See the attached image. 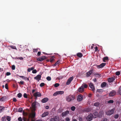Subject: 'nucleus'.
<instances>
[{"label":"nucleus","instance_id":"42","mask_svg":"<svg viewBox=\"0 0 121 121\" xmlns=\"http://www.w3.org/2000/svg\"><path fill=\"white\" fill-rule=\"evenodd\" d=\"M47 79L48 81H50L51 80V78L49 76H48L46 78Z\"/></svg>","mask_w":121,"mask_h":121},{"label":"nucleus","instance_id":"32","mask_svg":"<svg viewBox=\"0 0 121 121\" xmlns=\"http://www.w3.org/2000/svg\"><path fill=\"white\" fill-rule=\"evenodd\" d=\"M34 69L33 67H32L31 68H29L27 69V71L29 72H30L31 70H33Z\"/></svg>","mask_w":121,"mask_h":121},{"label":"nucleus","instance_id":"54","mask_svg":"<svg viewBox=\"0 0 121 121\" xmlns=\"http://www.w3.org/2000/svg\"><path fill=\"white\" fill-rule=\"evenodd\" d=\"M18 120L19 121H22V118L21 117H19L18 119Z\"/></svg>","mask_w":121,"mask_h":121},{"label":"nucleus","instance_id":"56","mask_svg":"<svg viewBox=\"0 0 121 121\" xmlns=\"http://www.w3.org/2000/svg\"><path fill=\"white\" fill-rule=\"evenodd\" d=\"M38 51V49H34L33 52H37Z\"/></svg>","mask_w":121,"mask_h":121},{"label":"nucleus","instance_id":"21","mask_svg":"<svg viewBox=\"0 0 121 121\" xmlns=\"http://www.w3.org/2000/svg\"><path fill=\"white\" fill-rule=\"evenodd\" d=\"M48 99L47 98H45L42 100L41 102L43 103H46L48 101Z\"/></svg>","mask_w":121,"mask_h":121},{"label":"nucleus","instance_id":"43","mask_svg":"<svg viewBox=\"0 0 121 121\" xmlns=\"http://www.w3.org/2000/svg\"><path fill=\"white\" fill-rule=\"evenodd\" d=\"M82 86H83V87H84L85 88H86L87 87V85L84 84L83 85H82Z\"/></svg>","mask_w":121,"mask_h":121},{"label":"nucleus","instance_id":"46","mask_svg":"<svg viewBox=\"0 0 121 121\" xmlns=\"http://www.w3.org/2000/svg\"><path fill=\"white\" fill-rule=\"evenodd\" d=\"M22 110V108H19L18 110V111L19 112H21Z\"/></svg>","mask_w":121,"mask_h":121},{"label":"nucleus","instance_id":"53","mask_svg":"<svg viewBox=\"0 0 121 121\" xmlns=\"http://www.w3.org/2000/svg\"><path fill=\"white\" fill-rule=\"evenodd\" d=\"M119 94L121 95V86L120 87L119 91Z\"/></svg>","mask_w":121,"mask_h":121},{"label":"nucleus","instance_id":"12","mask_svg":"<svg viewBox=\"0 0 121 121\" xmlns=\"http://www.w3.org/2000/svg\"><path fill=\"white\" fill-rule=\"evenodd\" d=\"M89 86L92 91H94L95 90V88L93 84L91 82L89 84Z\"/></svg>","mask_w":121,"mask_h":121},{"label":"nucleus","instance_id":"44","mask_svg":"<svg viewBox=\"0 0 121 121\" xmlns=\"http://www.w3.org/2000/svg\"><path fill=\"white\" fill-rule=\"evenodd\" d=\"M45 85V83H42L40 84V86L41 87H42L44 86Z\"/></svg>","mask_w":121,"mask_h":121},{"label":"nucleus","instance_id":"15","mask_svg":"<svg viewBox=\"0 0 121 121\" xmlns=\"http://www.w3.org/2000/svg\"><path fill=\"white\" fill-rule=\"evenodd\" d=\"M33 95L35 97H40L41 96V94L39 92H36Z\"/></svg>","mask_w":121,"mask_h":121},{"label":"nucleus","instance_id":"35","mask_svg":"<svg viewBox=\"0 0 121 121\" xmlns=\"http://www.w3.org/2000/svg\"><path fill=\"white\" fill-rule=\"evenodd\" d=\"M97 91L100 93H102L103 91V90L102 89H100L97 90Z\"/></svg>","mask_w":121,"mask_h":121},{"label":"nucleus","instance_id":"36","mask_svg":"<svg viewBox=\"0 0 121 121\" xmlns=\"http://www.w3.org/2000/svg\"><path fill=\"white\" fill-rule=\"evenodd\" d=\"M60 86V84L58 83H56L54 84V86L55 87H57Z\"/></svg>","mask_w":121,"mask_h":121},{"label":"nucleus","instance_id":"9","mask_svg":"<svg viewBox=\"0 0 121 121\" xmlns=\"http://www.w3.org/2000/svg\"><path fill=\"white\" fill-rule=\"evenodd\" d=\"M116 93V91L114 90H112L109 94L110 96H112L114 95Z\"/></svg>","mask_w":121,"mask_h":121},{"label":"nucleus","instance_id":"45","mask_svg":"<svg viewBox=\"0 0 121 121\" xmlns=\"http://www.w3.org/2000/svg\"><path fill=\"white\" fill-rule=\"evenodd\" d=\"M66 121H70V119L68 117H66L65 119Z\"/></svg>","mask_w":121,"mask_h":121},{"label":"nucleus","instance_id":"2","mask_svg":"<svg viewBox=\"0 0 121 121\" xmlns=\"http://www.w3.org/2000/svg\"><path fill=\"white\" fill-rule=\"evenodd\" d=\"M115 110V108H114L111 110H109L107 111H106L105 112L106 114L108 115H111L113 113Z\"/></svg>","mask_w":121,"mask_h":121},{"label":"nucleus","instance_id":"6","mask_svg":"<svg viewBox=\"0 0 121 121\" xmlns=\"http://www.w3.org/2000/svg\"><path fill=\"white\" fill-rule=\"evenodd\" d=\"M38 103L37 102L35 101L32 104V106L34 110H36V105Z\"/></svg>","mask_w":121,"mask_h":121},{"label":"nucleus","instance_id":"28","mask_svg":"<svg viewBox=\"0 0 121 121\" xmlns=\"http://www.w3.org/2000/svg\"><path fill=\"white\" fill-rule=\"evenodd\" d=\"M60 60H58L56 62L54 65H53V66H55L58 64L60 63Z\"/></svg>","mask_w":121,"mask_h":121},{"label":"nucleus","instance_id":"31","mask_svg":"<svg viewBox=\"0 0 121 121\" xmlns=\"http://www.w3.org/2000/svg\"><path fill=\"white\" fill-rule=\"evenodd\" d=\"M6 117L5 116H4L3 117H2L1 118L2 121H6Z\"/></svg>","mask_w":121,"mask_h":121},{"label":"nucleus","instance_id":"13","mask_svg":"<svg viewBox=\"0 0 121 121\" xmlns=\"http://www.w3.org/2000/svg\"><path fill=\"white\" fill-rule=\"evenodd\" d=\"M93 71L94 70L93 69H92L91 70L89 71L86 73V76L87 77H89L93 73Z\"/></svg>","mask_w":121,"mask_h":121},{"label":"nucleus","instance_id":"24","mask_svg":"<svg viewBox=\"0 0 121 121\" xmlns=\"http://www.w3.org/2000/svg\"><path fill=\"white\" fill-rule=\"evenodd\" d=\"M108 57L107 56H106L105 57H104L103 58V60L104 62H106V61L108 60Z\"/></svg>","mask_w":121,"mask_h":121},{"label":"nucleus","instance_id":"40","mask_svg":"<svg viewBox=\"0 0 121 121\" xmlns=\"http://www.w3.org/2000/svg\"><path fill=\"white\" fill-rule=\"evenodd\" d=\"M114 102V101L112 100H110L108 102V103L109 104L113 103Z\"/></svg>","mask_w":121,"mask_h":121},{"label":"nucleus","instance_id":"11","mask_svg":"<svg viewBox=\"0 0 121 121\" xmlns=\"http://www.w3.org/2000/svg\"><path fill=\"white\" fill-rule=\"evenodd\" d=\"M83 99V96L82 95H79L77 97V100L78 101H81Z\"/></svg>","mask_w":121,"mask_h":121},{"label":"nucleus","instance_id":"22","mask_svg":"<svg viewBox=\"0 0 121 121\" xmlns=\"http://www.w3.org/2000/svg\"><path fill=\"white\" fill-rule=\"evenodd\" d=\"M84 89L83 86H82L79 88L78 91L79 92H82L84 91Z\"/></svg>","mask_w":121,"mask_h":121},{"label":"nucleus","instance_id":"58","mask_svg":"<svg viewBox=\"0 0 121 121\" xmlns=\"http://www.w3.org/2000/svg\"><path fill=\"white\" fill-rule=\"evenodd\" d=\"M41 54V52H38L37 53V56H40V55Z\"/></svg>","mask_w":121,"mask_h":121},{"label":"nucleus","instance_id":"8","mask_svg":"<svg viewBox=\"0 0 121 121\" xmlns=\"http://www.w3.org/2000/svg\"><path fill=\"white\" fill-rule=\"evenodd\" d=\"M73 78V77L72 76L68 79L66 82V84L67 85L69 84Z\"/></svg>","mask_w":121,"mask_h":121},{"label":"nucleus","instance_id":"48","mask_svg":"<svg viewBox=\"0 0 121 121\" xmlns=\"http://www.w3.org/2000/svg\"><path fill=\"white\" fill-rule=\"evenodd\" d=\"M35 116V112L31 114V117L32 118H34Z\"/></svg>","mask_w":121,"mask_h":121},{"label":"nucleus","instance_id":"63","mask_svg":"<svg viewBox=\"0 0 121 121\" xmlns=\"http://www.w3.org/2000/svg\"><path fill=\"white\" fill-rule=\"evenodd\" d=\"M92 96L91 94L90 93L88 95V97H91Z\"/></svg>","mask_w":121,"mask_h":121},{"label":"nucleus","instance_id":"50","mask_svg":"<svg viewBox=\"0 0 121 121\" xmlns=\"http://www.w3.org/2000/svg\"><path fill=\"white\" fill-rule=\"evenodd\" d=\"M23 96H24V98H27V94H26V93H24V95H23Z\"/></svg>","mask_w":121,"mask_h":121},{"label":"nucleus","instance_id":"10","mask_svg":"<svg viewBox=\"0 0 121 121\" xmlns=\"http://www.w3.org/2000/svg\"><path fill=\"white\" fill-rule=\"evenodd\" d=\"M69 114V110H67L65 112L62 113V116L63 117L66 116Z\"/></svg>","mask_w":121,"mask_h":121},{"label":"nucleus","instance_id":"37","mask_svg":"<svg viewBox=\"0 0 121 121\" xmlns=\"http://www.w3.org/2000/svg\"><path fill=\"white\" fill-rule=\"evenodd\" d=\"M17 96L18 98H20L22 97V95L21 93H19L17 94Z\"/></svg>","mask_w":121,"mask_h":121},{"label":"nucleus","instance_id":"49","mask_svg":"<svg viewBox=\"0 0 121 121\" xmlns=\"http://www.w3.org/2000/svg\"><path fill=\"white\" fill-rule=\"evenodd\" d=\"M15 65H13L12 66V69L13 70H15Z\"/></svg>","mask_w":121,"mask_h":121},{"label":"nucleus","instance_id":"23","mask_svg":"<svg viewBox=\"0 0 121 121\" xmlns=\"http://www.w3.org/2000/svg\"><path fill=\"white\" fill-rule=\"evenodd\" d=\"M107 85V83L105 82H103L101 83V86L102 87H105Z\"/></svg>","mask_w":121,"mask_h":121},{"label":"nucleus","instance_id":"18","mask_svg":"<svg viewBox=\"0 0 121 121\" xmlns=\"http://www.w3.org/2000/svg\"><path fill=\"white\" fill-rule=\"evenodd\" d=\"M98 112H95L94 113L92 114V115L93 118H95L98 116Z\"/></svg>","mask_w":121,"mask_h":121},{"label":"nucleus","instance_id":"20","mask_svg":"<svg viewBox=\"0 0 121 121\" xmlns=\"http://www.w3.org/2000/svg\"><path fill=\"white\" fill-rule=\"evenodd\" d=\"M49 114V113L48 112H44L42 115V117H44L48 116Z\"/></svg>","mask_w":121,"mask_h":121},{"label":"nucleus","instance_id":"55","mask_svg":"<svg viewBox=\"0 0 121 121\" xmlns=\"http://www.w3.org/2000/svg\"><path fill=\"white\" fill-rule=\"evenodd\" d=\"M11 73L10 72H7L6 73V74L7 76H9L11 75Z\"/></svg>","mask_w":121,"mask_h":121},{"label":"nucleus","instance_id":"60","mask_svg":"<svg viewBox=\"0 0 121 121\" xmlns=\"http://www.w3.org/2000/svg\"><path fill=\"white\" fill-rule=\"evenodd\" d=\"M101 121H107V119L106 118H104Z\"/></svg>","mask_w":121,"mask_h":121},{"label":"nucleus","instance_id":"59","mask_svg":"<svg viewBox=\"0 0 121 121\" xmlns=\"http://www.w3.org/2000/svg\"><path fill=\"white\" fill-rule=\"evenodd\" d=\"M17 101V100L16 98H13V101L14 102H16Z\"/></svg>","mask_w":121,"mask_h":121},{"label":"nucleus","instance_id":"30","mask_svg":"<svg viewBox=\"0 0 121 121\" xmlns=\"http://www.w3.org/2000/svg\"><path fill=\"white\" fill-rule=\"evenodd\" d=\"M23 114L24 116H27L28 115L29 113L28 112H25L23 111Z\"/></svg>","mask_w":121,"mask_h":121},{"label":"nucleus","instance_id":"14","mask_svg":"<svg viewBox=\"0 0 121 121\" xmlns=\"http://www.w3.org/2000/svg\"><path fill=\"white\" fill-rule=\"evenodd\" d=\"M91 108H85L82 111L84 112H89L91 111Z\"/></svg>","mask_w":121,"mask_h":121},{"label":"nucleus","instance_id":"39","mask_svg":"<svg viewBox=\"0 0 121 121\" xmlns=\"http://www.w3.org/2000/svg\"><path fill=\"white\" fill-rule=\"evenodd\" d=\"M4 108H5L2 106H0V112H1L3 110Z\"/></svg>","mask_w":121,"mask_h":121},{"label":"nucleus","instance_id":"4","mask_svg":"<svg viewBox=\"0 0 121 121\" xmlns=\"http://www.w3.org/2000/svg\"><path fill=\"white\" fill-rule=\"evenodd\" d=\"M64 93V92L62 91H56L53 94V95L54 96H56L58 95H62Z\"/></svg>","mask_w":121,"mask_h":121},{"label":"nucleus","instance_id":"17","mask_svg":"<svg viewBox=\"0 0 121 121\" xmlns=\"http://www.w3.org/2000/svg\"><path fill=\"white\" fill-rule=\"evenodd\" d=\"M115 78L114 77H113L112 78H109L108 79V82L111 83L113 82V81L115 79Z\"/></svg>","mask_w":121,"mask_h":121},{"label":"nucleus","instance_id":"26","mask_svg":"<svg viewBox=\"0 0 121 121\" xmlns=\"http://www.w3.org/2000/svg\"><path fill=\"white\" fill-rule=\"evenodd\" d=\"M100 105V103L98 102H97L94 103V105L96 107H98Z\"/></svg>","mask_w":121,"mask_h":121},{"label":"nucleus","instance_id":"29","mask_svg":"<svg viewBox=\"0 0 121 121\" xmlns=\"http://www.w3.org/2000/svg\"><path fill=\"white\" fill-rule=\"evenodd\" d=\"M94 75H96V76L98 78H100V77L101 74H99L98 73H96L94 74Z\"/></svg>","mask_w":121,"mask_h":121},{"label":"nucleus","instance_id":"34","mask_svg":"<svg viewBox=\"0 0 121 121\" xmlns=\"http://www.w3.org/2000/svg\"><path fill=\"white\" fill-rule=\"evenodd\" d=\"M76 109V107L74 106H72L71 107V110L73 111H74Z\"/></svg>","mask_w":121,"mask_h":121},{"label":"nucleus","instance_id":"47","mask_svg":"<svg viewBox=\"0 0 121 121\" xmlns=\"http://www.w3.org/2000/svg\"><path fill=\"white\" fill-rule=\"evenodd\" d=\"M120 74V73L119 71H117L116 73V74L117 75H119Z\"/></svg>","mask_w":121,"mask_h":121},{"label":"nucleus","instance_id":"57","mask_svg":"<svg viewBox=\"0 0 121 121\" xmlns=\"http://www.w3.org/2000/svg\"><path fill=\"white\" fill-rule=\"evenodd\" d=\"M5 87L7 89H8V85L7 84H6L5 85Z\"/></svg>","mask_w":121,"mask_h":121},{"label":"nucleus","instance_id":"7","mask_svg":"<svg viewBox=\"0 0 121 121\" xmlns=\"http://www.w3.org/2000/svg\"><path fill=\"white\" fill-rule=\"evenodd\" d=\"M46 57L45 56H43L40 57L37 59V60L39 61H42L44 60L46 58Z\"/></svg>","mask_w":121,"mask_h":121},{"label":"nucleus","instance_id":"52","mask_svg":"<svg viewBox=\"0 0 121 121\" xmlns=\"http://www.w3.org/2000/svg\"><path fill=\"white\" fill-rule=\"evenodd\" d=\"M37 70L35 69L33 70L32 71V73H37Z\"/></svg>","mask_w":121,"mask_h":121},{"label":"nucleus","instance_id":"61","mask_svg":"<svg viewBox=\"0 0 121 121\" xmlns=\"http://www.w3.org/2000/svg\"><path fill=\"white\" fill-rule=\"evenodd\" d=\"M11 48L13 49H16V48L14 46H11Z\"/></svg>","mask_w":121,"mask_h":121},{"label":"nucleus","instance_id":"16","mask_svg":"<svg viewBox=\"0 0 121 121\" xmlns=\"http://www.w3.org/2000/svg\"><path fill=\"white\" fill-rule=\"evenodd\" d=\"M41 75H37L36 77H34L35 79L37 80L38 82L41 79Z\"/></svg>","mask_w":121,"mask_h":121},{"label":"nucleus","instance_id":"33","mask_svg":"<svg viewBox=\"0 0 121 121\" xmlns=\"http://www.w3.org/2000/svg\"><path fill=\"white\" fill-rule=\"evenodd\" d=\"M6 119L8 121H10L11 120V117L10 116H7Z\"/></svg>","mask_w":121,"mask_h":121},{"label":"nucleus","instance_id":"27","mask_svg":"<svg viewBox=\"0 0 121 121\" xmlns=\"http://www.w3.org/2000/svg\"><path fill=\"white\" fill-rule=\"evenodd\" d=\"M77 56L80 57H82L83 55L81 53H78L77 54Z\"/></svg>","mask_w":121,"mask_h":121},{"label":"nucleus","instance_id":"41","mask_svg":"<svg viewBox=\"0 0 121 121\" xmlns=\"http://www.w3.org/2000/svg\"><path fill=\"white\" fill-rule=\"evenodd\" d=\"M119 117V115L118 114H116L114 116V118L115 119H117Z\"/></svg>","mask_w":121,"mask_h":121},{"label":"nucleus","instance_id":"51","mask_svg":"<svg viewBox=\"0 0 121 121\" xmlns=\"http://www.w3.org/2000/svg\"><path fill=\"white\" fill-rule=\"evenodd\" d=\"M19 84L23 85L24 84V82L22 81H20L19 82H18Z\"/></svg>","mask_w":121,"mask_h":121},{"label":"nucleus","instance_id":"25","mask_svg":"<svg viewBox=\"0 0 121 121\" xmlns=\"http://www.w3.org/2000/svg\"><path fill=\"white\" fill-rule=\"evenodd\" d=\"M20 77L22 78L25 79V80H27L28 81H29V78H27L24 77L23 76H19Z\"/></svg>","mask_w":121,"mask_h":121},{"label":"nucleus","instance_id":"1","mask_svg":"<svg viewBox=\"0 0 121 121\" xmlns=\"http://www.w3.org/2000/svg\"><path fill=\"white\" fill-rule=\"evenodd\" d=\"M66 99L67 101L69 102L75 99V97L74 95H70L66 97Z\"/></svg>","mask_w":121,"mask_h":121},{"label":"nucleus","instance_id":"62","mask_svg":"<svg viewBox=\"0 0 121 121\" xmlns=\"http://www.w3.org/2000/svg\"><path fill=\"white\" fill-rule=\"evenodd\" d=\"M23 121H26L27 120V119L25 118L24 117L23 118Z\"/></svg>","mask_w":121,"mask_h":121},{"label":"nucleus","instance_id":"19","mask_svg":"<svg viewBox=\"0 0 121 121\" xmlns=\"http://www.w3.org/2000/svg\"><path fill=\"white\" fill-rule=\"evenodd\" d=\"M105 63H102L100 64V65H98L97 67L98 68H101L104 67L106 65Z\"/></svg>","mask_w":121,"mask_h":121},{"label":"nucleus","instance_id":"3","mask_svg":"<svg viewBox=\"0 0 121 121\" xmlns=\"http://www.w3.org/2000/svg\"><path fill=\"white\" fill-rule=\"evenodd\" d=\"M93 118L92 115V114L90 113L86 117V119L87 121H91L92 120Z\"/></svg>","mask_w":121,"mask_h":121},{"label":"nucleus","instance_id":"5","mask_svg":"<svg viewBox=\"0 0 121 121\" xmlns=\"http://www.w3.org/2000/svg\"><path fill=\"white\" fill-rule=\"evenodd\" d=\"M50 119L51 121H59L60 118L58 116H56L54 117L51 118Z\"/></svg>","mask_w":121,"mask_h":121},{"label":"nucleus","instance_id":"64","mask_svg":"<svg viewBox=\"0 0 121 121\" xmlns=\"http://www.w3.org/2000/svg\"><path fill=\"white\" fill-rule=\"evenodd\" d=\"M0 101H4V98L3 97L0 99Z\"/></svg>","mask_w":121,"mask_h":121},{"label":"nucleus","instance_id":"38","mask_svg":"<svg viewBox=\"0 0 121 121\" xmlns=\"http://www.w3.org/2000/svg\"><path fill=\"white\" fill-rule=\"evenodd\" d=\"M55 60L53 58V57L51 58L50 60V62L52 63L53 61Z\"/></svg>","mask_w":121,"mask_h":121}]
</instances>
